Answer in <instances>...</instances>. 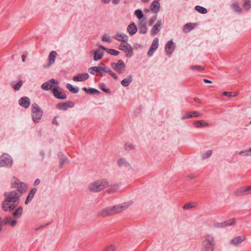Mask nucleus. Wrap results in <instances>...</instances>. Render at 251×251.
Listing matches in <instances>:
<instances>
[{
  "label": "nucleus",
  "mask_w": 251,
  "mask_h": 251,
  "mask_svg": "<svg viewBox=\"0 0 251 251\" xmlns=\"http://www.w3.org/2000/svg\"><path fill=\"white\" fill-rule=\"evenodd\" d=\"M233 194L236 196H244L248 195L246 187L237 188L234 191Z\"/></svg>",
  "instance_id": "dca6fc26"
},
{
  "label": "nucleus",
  "mask_w": 251,
  "mask_h": 251,
  "mask_svg": "<svg viewBox=\"0 0 251 251\" xmlns=\"http://www.w3.org/2000/svg\"><path fill=\"white\" fill-rule=\"evenodd\" d=\"M23 82L22 81L20 80L19 81L17 84L13 86V88L16 90L17 91L20 89V87L22 85Z\"/></svg>",
  "instance_id": "5fc2aeb1"
},
{
  "label": "nucleus",
  "mask_w": 251,
  "mask_h": 251,
  "mask_svg": "<svg viewBox=\"0 0 251 251\" xmlns=\"http://www.w3.org/2000/svg\"><path fill=\"white\" fill-rule=\"evenodd\" d=\"M101 40L103 42H107L108 43L111 42V40L110 39V37L106 34H105L103 36Z\"/></svg>",
  "instance_id": "864d4df0"
},
{
  "label": "nucleus",
  "mask_w": 251,
  "mask_h": 251,
  "mask_svg": "<svg viewBox=\"0 0 251 251\" xmlns=\"http://www.w3.org/2000/svg\"><path fill=\"white\" fill-rule=\"evenodd\" d=\"M19 104L21 106L27 108L30 104V99L27 97H23L19 100Z\"/></svg>",
  "instance_id": "6ab92c4d"
},
{
  "label": "nucleus",
  "mask_w": 251,
  "mask_h": 251,
  "mask_svg": "<svg viewBox=\"0 0 251 251\" xmlns=\"http://www.w3.org/2000/svg\"><path fill=\"white\" fill-rule=\"evenodd\" d=\"M246 188L248 195L251 194V185L247 186Z\"/></svg>",
  "instance_id": "680f3d73"
},
{
  "label": "nucleus",
  "mask_w": 251,
  "mask_h": 251,
  "mask_svg": "<svg viewBox=\"0 0 251 251\" xmlns=\"http://www.w3.org/2000/svg\"><path fill=\"white\" fill-rule=\"evenodd\" d=\"M11 219L12 218L10 217H6L3 219V221H2V225H10Z\"/></svg>",
  "instance_id": "a18cd8bd"
},
{
  "label": "nucleus",
  "mask_w": 251,
  "mask_h": 251,
  "mask_svg": "<svg viewBox=\"0 0 251 251\" xmlns=\"http://www.w3.org/2000/svg\"><path fill=\"white\" fill-rule=\"evenodd\" d=\"M104 69H105V65L102 63H100L98 66L91 67L89 69V72L91 74L94 75V73L93 71H95L98 74L99 69H100L101 70H104Z\"/></svg>",
  "instance_id": "bb28decb"
},
{
  "label": "nucleus",
  "mask_w": 251,
  "mask_h": 251,
  "mask_svg": "<svg viewBox=\"0 0 251 251\" xmlns=\"http://www.w3.org/2000/svg\"><path fill=\"white\" fill-rule=\"evenodd\" d=\"M135 15L138 18L139 20L144 19L143 18V14L141 10L138 9L135 11Z\"/></svg>",
  "instance_id": "c03bdc74"
},
{
  "label": "nucleus",
  "mask_w": 251,
  "mask_h": 251,
  "mask_svg": "<svg viewBox=\"0 0 251 251\" xmlns=\"http://www.w3.org/2000/svg\"><path fill=\"white\" fill-rule=\"evenodd\" d=\"M44 154L43 152H41L40 153V155H39V160H42L43 159V157H44Z\"/></svg>",
  "instance_id": "e2e57ef3"
},
{
  "label": "nucleus",
  "mask_w": 251,
  "mask_h": 251,
  "mask_svg": "<svg viewBox=\"0 0 251 251\" xmlns=\"http://www.w3.org/2000/svg\"><path fill=\"white\" fill-rule=\"evenodd\" d=\"M21 196V195H19L16 191L7 192L4 194L5 199L7 200V201H10L13 203L17 201Z\"/></svg>",
  "instance_id": "0eeeda50"
},
{
  "label": "nucleus",
  "mask_w": 251,
  "mask_h": 251,
  "mask_svg": "<svg viewBox=\"0 0 251 251\" xmlns=\"http://www.w3.org/2000/svg\"><path fill=\"white\" fill-rule=\"evenodd\" d=\"M193 117L192 114L191 113V112H188L184 114H183L182 117H181V119L182 120H184L186 119L190 118Z\"/></svg>",
  "instance_id": "49530a36"
},
{
  "label": "nucleus",
  "mask_w": 251,
  "mask_h": 251,
  "mask_svg": "<svg viewBox=\"0 0 251 251\" xmlns=\"http://www.w3.org/2000/svg\"><path fill=\"white\" fill-rule=\"evenodd\" d=\"M111 66L119 73L122 74L125 71L126 65L122 60H118L117 63H112Z\"/></svg>",
  "instance_id": "9b49d317"
},
{
  "label": "nucleus",
  "mask_w": 251,
  "mask_h": 251,
  "mask_svg": "<svg viewBox=\"0 0 251 251\" xmlns=\"http://www.w3.org/2000/svg\"><path fill=\"white\" fill-rule=\"evenodd\" d=\"M213 151L211 150H208L204 151L201 154V159L205 160L209 158L212 154Z\"/></svg>",
  "instance_id": "2f4dec72"
},
{
  "label": "nucleus",
  "mask_w": 251,
  "mask_h": 251,
  "mask_svg": "<svg viewBox=\"0 0 251 251\" xmlns=\"http://www.w3.org/2000/svg\"><path fill=\"white\" fill-rule=\"evenodd\" d=\"M11 202L10 201H7V200L5 199L4 201L2 203V208L5 211H11L13 210L15 207V205L13 203L10 204Z\"/></svg>",
  "instance_id": "4468645a"
},
{
  "label": "nucleus",
  "mask_w": 251,
  "mask_h": 251,
  "mask_svg": "<svg viewBox=\"0 0 251 251\" xmlns=\"http://www.w3.org/2000/svg\"><path fill=\"white\" fill-rule=\"evenodd\" d=\"M105 69H104V70H101L100 69H99V72L98 74H97V75L104 76V72H106L107 71H108V67L105 65Z\"/></svg>",
  "instance_id": "3c124183"
},
{
  "label": "nucleus",
  "mask_w": 251,
  "mask_h": 251,
  "mask_svg": "<svg viewBox=\"0 0 251 251\" xmlns=\"http://www.w3.org/2000/svg\"><path fill=\"white\" fill-rule=\"evenodd\" d=\"M117 163L119 167L122 169H126L127 171H133L131 164L124 158H119L117 161Z\"/></svg>",
  "instance_id": "1a4fd4ad"
},
{
  "label": "nucleus",
  "mask_w": 251,
  "mask_h": 251,
  "mask_svg": "<svg viewBox=\"0 0 251 251\" xmlns=\"http://www.w3.org/2000/svg\"><path fill=\"white\" fill-rule=\"evenodd\" d=\"M53 96L57 99H65L66 98V96L64 93L59 92L57 88H53L52 90Z\"/></svg>",
  "instance_id": "b1692460"
},
{
  "label": "nucleus",
  "mask_w": 251,
  "mask_h": 251,
  "mask_svg": "<svg viewBox=\"0 0 251 251\" xmlns=\"http://www.w3.org/2000/svg\"><path fill=\"white\" fill-rule=\"evenodd\" d=\"M52 124L55 125H58V123L57 121V117H55L52 121Z\"/></svg>",
  "instance_id": "0e129e2a"
},
{
  "label": "nucleus",
  "mask_w": 251,
  "mask_h": 251,
  "mask_svg": "<svg viewBox=\"0 0 251 251\" xmlns=\"http://www.w3.org/2000/svg\"><path fill=\"white\" fill-rule=\"evenodd\" d=\"M202 245L213 249L215 248L216 245L215 237L212 233H208L204 236Z\"/></svg>",
  "instance_id": "39448f33"
},
{
  "label": "nucleus",
  "mask_w": 251,
  "mask_h": 251,
  "mask_svg": "<svg viewBox=\"0 0 251 251\" xmlns=\"http://www.w3.org/2000/svg\"><path fill=\"white\" fill-rule=\"evenodd\" d=\"M106 73H108L114 79H115L116 80L118 79V77L117 76L116 74L114 72H113V71H112L110 70H109L108 67V71H107Z\"/></svg>",
  "instance_id": "8fccbe9b"
},
{
  "label": "nucleus",
  "mask_w": 251,
  "mask_h": 251,
  "mask_svg": "<svg viewBox=\"0 0 251 251\" xmlns=\"http://www.w3.org/2000/svg\"><path fill=\"white\" fill-rule=\"evenodd\" d=\"M58 82L54 79H51L49 81L44 83L41 85V88L46 91L53 89V88H57Z\"/></svg>",
  "instance_id": "9d476101"
},
{
  "label": "nucleus",
  "mask_w": 251,
  "mask_h": 251,
  "mask_svg": "<svg viewBox=\"0 0 251 251\" xmlns=\"http://www.w3.org/2000/svg\"><path fill=\"white\" fill-rule=\"evenodd\" d=\"M195 26V25L192 24L191 23L187 24L183 27V31L186 33L188 32L193 29Z\"/></svg>",
  "instance_id": "f704fd0d"
},
{
  "label": "nucleus",
  "mask_w": 251,
  "mask_h": 251,
  "mask_svg": "<svg viewBox=\"0 0 251 251\" xmlns=\"http://www.w3.org/2000/svg\"><path fill=\"white\" fill-rule=\"evenodd\" d=\"M194 207V205L191 203H186L183 207V208L184 209H187L192 208Z\"/></svg>",
  "instance_id": "6e6d98bb"
},
{
  "label": "nucleus",
  "mask_w": 251,
  "mask_h": 251,
  "mask_svg": "<svg viewBox=\"0 0 251 251\" xmlns=\"http://www.w3.org/2000/svg\"><path fill=\"white\" fill-rule=\"evenodd\" d=\"M36 192V189L35 188L32 189L30 191L29 194H28V195L25 201V204H27L32 200Z\"/></svg>",
  "instance_id": "c756f323"
},
{
  "label": "nucleus",
  "mask_w": 251,
  "mask_h": 251,
  "mask_svg": "<svg viewBox=\"0 0 251 251\" xmlns=\"http://www.w3.org/2000/svg\"><path fill=\"white\" fill-rule=\"evenodd\" d=\"M94 60L95 61H98L100 59H101L103 55V51H101L100 50H96L94 51Z\"/></svg>",
  "instance_id": "cd10ccee"
},
{
  "label": "nucleus",
  "mask_w": 251,
  "mask_h": 251,
  "mask_svg": "<svg viewBox=\"0 0 251 251\" xmlns=\"http://www.w3.org/2000/svg\"><path fill=\"white\" fill-rule=\"evenodd\" d=\"M67 88L72 93L76 94L78 92V89L73 87L71 84L68 83L66 86Z\"/></svg>",
  "instance_id": "4c0bfd02"
},
{
  "label": "nucleus",
  "mask_w": 251,
  "mask_h": 251,
  "mask_svg": "<svg viewBox=\"0 0 251 251\" xmlns=\"http://www.w3.org/2000/svg\"><path fill=\"white\" fill-rule=\"evenodd\" d=\"M113 38L121 43H126L128 41V36L124 33H117L113 36Z\"/></svg>",
  "instance_id": "f3484780"
},
{
  "label": "nucleus",
  "mask_w": 251,
  "mask_h": 251,
  "mask_svg": "<svg viewBox=\"0 0 251 251\" xmlns=\"http://www.w3.org/2000/svg\"><path fill=\"white\" fill-rule=\"evenodd\" d=\"M119 49L125 52L127 58H130L133 55V49L132 47L127 42L121 43L119 45Z\"/></svg>",
  "instance_id": "6e6552de"
},
{
  "label": "nucleus",
  "mask_w": 251,
  "mask_h": 251,
  "mask_svg": "<svg viewBox=\"0 0 251 251\" xmlns=\"http://www.w3.org/2000/svg\"><path fill=\"white\" fill-rule=\"evenodd\" d=\"M107 52L112 55H118L119 54V51L113 49H108L107 50Z\"/></svg>",
  "instance_id": "09e8293b"
},
{
  "label": "nucleus",
  "mask_w": 251,
  "mask_h": 251,
  "mask_svg": "<svg viewBox=\"0 0 251 251\" xmlns=\"http://www.w3.org/2000/svg\"><path fill=\"white\" fill-rule=\"evenodd\" d=\"M109 186V182L105 179H100L90 183L88 189L91 192H99Z\"/></svg>",
  "instance_id": "f03ea898"
},
{
  "label": "nucleus",
  "mask_w": 251,
  "mask_h": 251,
  "mask_svg": "<svg viewBox=\"0 0 251 251\" xmlns=\"http://www.w3.org/2000/svg\"><path fill=\"white\" fill-rule=\"evenodd\" d=\"M235 222V219H230L227 221H226L223 223L219 224V225L221 226L225 227V226H232L234 224Z\"/></svg>",
  "instance_id": "c9c22d12"
},
{
  "label": "nucleus",
  "mask_w": 251,
  "mask_h": 251,
  "mask_svg": "<svg viewBox=\"0 0 251 251\" xmlns=\"http://www.w3.org/2000/svg\"><path fill=\"white\" fill-rule=\"evenodd\" d=\"M57 54V52L55 51H52L50 52L48 58L49 63L47 67H49L55 62Z\"/></svg>",
  "instance_id": "412c9836"
},
{
  "label": "nucleus",
  "mask_w": 251,
  "mask_h": 251,
  "mask_svg": "<svg viewBox=\"0 0 251 251\" xmlns=\"http://www.w3.org/2000/svg\"><path fill=\"white\" fill-rule=\"evenodd\" d=\"M127 31L131 36L133 35L137 32V28L134 23H131L128 25Z\"/></svg>",
  "instance_id": "5701e85b"
},
{
  "label": "nucleus",
  "mask_w": 251,
  "mask_h": 251,
  "mask_svg": "<svg viewBox=\"0 0 251 251\" xmlns=\"http://www.w3.org/2000/svg\"><path fill=\"white\" fill-rule=\"evenodd\" d=\"M238 154L241 156H250L249 149H247L244 151H240Z\"/></svg>",
  "instance_id": "37998d69"
},
{
  "label": "nucleus",
  "mask_w": 251,
  "mask_h": 251,
  "mask_svg": "<svg viewBox=\"0 0 251 251\" xmlns=\"http://www.w3.org/2000/svg\"><path fill=\"white\" fill-rule=\"evenodd\" d=\"M190 69L193 71H194V70L202 71V70H204L203 67L200 66H198V65L191 66L190 67Z\"/></svg>",
  "instance_id": "de8ad7c7"
},
{
  "label": "nucleus",
  "mask_w": 251,
  "mask_h": 251,
  "mask_svg": "<svg viewBox=\"0 0 251 251\" xmlns=\"http://www.w3.org/2000/svg\"><path fill=\"white\" fill-rule=\"evenodd\" d=\"M89 76V75L87 73L78 74L75 76L73 79L75 81H83L87 79Z\"/></svg>",
  "instance_id": "a211bd4d"
},
{
  "label": "nucleus",
  "mask_w": 251,
  "mask_h": 251,
  "mask_svg": "<svg viewBox=\"0 0 251 251\" xmlns=\"http://www.w3.org/2000/svg\"><path fill=\"white\" fill-rule=\"evenodd\" d=\"M175 45L172 41H169L165 46V50L167 54H171L174 50Z\"/></svg>",
  "instance_id": "393cba45"
},
{
  "label": "nucleus",
  "mask_w": 251,
  "mask_h": 251,
  "mask_svg": "<svg viewBox=\"0 0 251 251\" xmlns=\"http://www.w3.org/2000/svg\"><path fill=\"white\" fill-rule=\"evenodd\" d=\"M11 186L12 188L17 189V192L19 194V195H21V196L27 190V185L25 183L22 182L17 179H14L12 180Z\"/></svg>",
  "instance_id": "20e7f679"
},
{
  "label": "nucleus",
  "mask_w": 251,
  "mask_h": 251,
  "mask_svg": "<svg viewBox=\"0 0 251 251\" xmlns=\"http://www.w3.org/2000/svg\"><path fill=\"white\" fill-rule=\"evenodd\" d=\"M115 250V248L114 246H110L107 248L104 249L103 251H114Z\"/></svg>",
  "instance_id": "13d9d810"
},
{
  "label": "nucleus",
  "mask_w": 251,
  "mask_h": 251,
  "mask_svg": "<svg viewBox=\"0 0 251 251\" xmlns=\"http://www.w3.org/2000/svg\"><path fill=\"white\" fill-rule=\"evenodd\" d=\"M132 81V77L129 75L121 81V84L125 87L128 86Z\"/></svg>",
  "instance_id": "7c9ffc66"
},
{
  "label": "nucleus",
  "mask_w": 251,
  "mask_h": 251,
  "mask_svg": "<svg viewBox=\"0 0 251 251\" xmlns=\"http://www.w3.org/2000/svg\"><path fill=\"white\" fill-rule=\"evenodd\" d=\"M100 88H101V89L102 90H103V91H104V92H108V90H106V89H105V86L104 85H103V84H102V85H101V86Z\"/></svg>",
  "instance_id": "69168bd1"
},
{
  "label": "nucleus",
  "mask_w": 251,
  "mask_h": 251,
  "mask_svg": "<svg viewBox=\"0 0 251 251\" xmlns=\"http://www.w3.org/2000/svg\"><path fill=\"white\" fill-rule=\"evenodd\" d=\"M203 81L206 83H212V81L209 80H208V79H203Z\"/></svg>",
  "instance_id": "774afa93"
},
{
  "label": "nucleus",
  "mask_w": 251,
  "mask_h": 251,
  "mask_svg": "<svg viewBox=\"0 0 251 251\" xmlns=\"http://www.w3.org/2000/svg\"><path fill=\"white\" fill-rule=\"evenodd\" d=\"M193 125L196 128H201L209 126V124L204 120L197 121L194 123Z\"/></svg>",
  "instance_id": "a878e982"
},
{
  "label": "nucleus",
  "mask_w": 251,
  "mask_h": 251,
  "mask_svg": "<svg viewBox=\"0 0 251 251\" xmlns=\"http://www.w3.org/2000/svg\"><path fill=\"white\" fill-rule=\"evenodd\" d=\"M243 7L246 10H248L251 7V1L249 0H244Z\"/></svg>",
  "instance_id": "ea45409f"
},
{
  "label": "nucleus",
  "mask_w": 251,
  "mask_h": 251,
  "mask_svg": "<svg viewBox=\"0 0 251 251\" xmlns=\"http://www.w3.org/2000/svg\"><path fill=\"white\" fill-rule=\"evenodd\" d=\"M232 92H224L223 93V95L228 97H232Z\"/></svg>",
  "instance_id": "bf43d9fd"
},
{
  "label": "nucleus",
  "mask_w": 251,
  "mask_h": 251,
  "mask_svg": "<svg viewBox=\"0 0 251 251\" xmlns=\"http://www.w3.org/2000/svg\"><path fill=\"white\" fill-rule=\"evenodd\" d=\"M231 7L235 12L240 13L242 11L241 8L239 6L238 3L237 2H234L231 4Z\"/></svg>",
  "instance_id": "e433bc0d"
},
{
  "label": "nucleus",
  "mask_w": 251,
  "mask_h": 251,
  "mask_svg": "<svg viewBox=\"0 0 251 251\" xmlns=\"http://www.w3.org/2000/svg\"><path fill=\"white\" fill-rule=\"evenodd\" d=\"M82 89L88 94L99 93V92L98 90L94 88L87 89L85 87H84Z\"/></svg>",
  "instance_id": "a19ab883"
},
{
  "label": "nucleus",
  "mask_w": 251,
  "mask_h": 251,
  "mask_svg": "<svg viewBox=\"0 0 251 251\" xmlns=\"http://www.w3.org/2000/svg\"><path fill=\"white\" fill-rule=\"evenodd\" d=\"M162 23L163 22L161 21H158L156 22L151 30V34L155 35L159 31Z\"/></svg>",
  "instance_id": "aec40b11"
},
{
  "label": "nucleus",
  "mask_w": 251,
  "mask_h": 251,
  "mask_svg": "<svg viewBox=\"0 0 251 251\" xmlns=\"http://www.w3.org/2000/svg\"><path fill=\"white\" fill-rule=\"evenodd\" d=\"M119 187V186L118 184L112 185L108 189V192L109 193H115L118 190Z\"/></svg>",
  "instance_id": "58836bf2"
},
{
  "label": "nucleus",
  "mask_w": 251,
  "mask_h": 251,
  "mask_svg": "<svg viewBox=\"0 0 251 251\" xmlns=\"http://www.w3.org/2000/svg\"><path fill=\"white\" fill-rule=\"evenodd\" d=\"M131 202H125L113 206L108 207L100 211L98 215L101 217H106L120 213L126 210L130 205Z\"/></svg>",
  "instance_id": "f257e3e1"
},
{
  "label": "nucleus",
  "mask_w": 251,
  "mask_h": 251,
  "mask_svg": "<svg viewBox=\"0 0 251 251\" xmlns=\"http://www.w3.org/2000/svg\"><path fill=\"white\" fill-rule=\"evenodd\" d=\"M195 9L197 11H198L199 13H202V14H205L207 12V10L206 8L200 6H196L195 7Z\"/></svg>",
  "instance_id": "79ce46f5"
},
{
  "label": "nucleus",
  "mask_w": 251,
  "mask_h": 251,
  "mask_svg": "<svg viewBox=\"0 0 251 251\" xmlns=\"http://www.w3.org/2000/svg\"><path fill=\"white\" fill-rule=\"evenodd\" d=\"M214 249L202 245L200 251H214Z\"/></svg>",
  "instance_id": "603ef678"
},
{
  "label": "nucleus",
  "mask_w": 251,
  "mask_h": 251,
  "mask_svg": "<svg viewBox=\"0 0 251 251\" xmlns=\"http://www.w3.org/2000/svg\"><path fill=\"white\" fill-rule=\"evenodd\" d=\"M191 113L192 114L193 117H199V116H201V115H202V114L198 111L192 112H191Z\"/></svg>",
  "instance_id": "4d7b16f0"
},
{
  "label": "nucleus",
  "mask_w": 251,
  "mask_h": 251,
  "mask_svg": "<svg viewBox=\"0 0 251 251\" xmlns=\"http://www.w3.org/2000/svg\"><path fill=\"white\" fill-rule=\"evenodd\" d=\"M246 237L244 235L236 236L230 241V244L233 246H238L246 240Z\"/></svg>",
  "instance_id": "ddd939ff"
},
{
  "label": "nucleus",
  "mask_w": 251,
  "mask_h": 251,
  "mask_svg": "<svg viewBox=\"0 0 251 251\" xmlns=\"http://www.w3.org/2000/svg\"><path fill=\"white\" fill-rule=\"evenodd\" d=\"M12 165L13 160L9 154L4 153L0 156V167H10Z\"/></svg>",
  "instance_id": "423d86ee"
},
{
  "label": "nucleus",
  "mask_w": 251,
  "mask_h": 251,
  "mask_svg": "<svg viewBox=\"0 0 251 251\" xmlns=\"http://www.w3.org/2000/svg\"><path fill=\"white\" fill-rule=\"evenodd\" d=\"M23 209L22 206H19L16 210L14 212L13 215L15 218H19L23 214Z\"/></svg>",
  "instance_id": "72a5a7b5"
},
{
  "label": "nucleus",
  "mask_w": 251,
  "mask_h": 251,
  "mask_svg": "<svg viewBox=\"0 0 251 251\" xmlns=\"http://www.w3.org/2000/svg\"><path fill=\"white\" fill-rule=\"evenodd\" d=\"M139 32L142 34L146 33L147 31L146 19L139 20L138 23Z\"/></svg>",
  "instance_id": "f8f14e48"
},
{
  "label": "nucleus",
  "mask_w": 251,
  "mask_h": 251,
  "mask_svg": "<svg viewBox=\"0 0 251 251\" xmlns=\"http://www.w3.org/2000/svg\"><path fill=\"white\" fill-rule=\"evenodd\" d=\"M160 5L157 0H154L151 5V10L153 13H157L160 9Z\"/></svg>",
  "instance_id": "4be33fe9"
},
{
  "label": "nucleus",
  "mask_w": 251,
  "mask_h": 251,
  "mask_svg": "<svg viewBox=\"0 0 251 251\" xmlns=\"http://www.w3.org/2000/svg\"><path fill=\"white\" fill-rule=\"evenodd\" d=\"M158 39L157 38H155L152 42V43L150 48L148 52V55L149 56H152L154 51L157 49L158 47Z\"/></svg>",
  "instance_id": "2eb2a0df"
},
{
  "label": "nucleus",
  "mask_w": 251,
  "mask_h": 251,
  "mask_svg": "<svg viewBox=\"0 0 251 251\" xmlns=\"http://www.w3.org/2000/svg\"><path fill=\"white\" fill-rule=\"evenodd\" d=\"M69 162L68 159L66 156L63 154H61L59 158L60 168H62L63 167L68 164Z\"/></svg>",
  "instance_id": "c85d7f7f"
},
{
  "label": "nucleus",
  "mask_w": 251,
  "mask_h": 251,
  "mask_svg": "<svg viewBox=\"0 0 251 251\" xmlns=\"http://www.w3.org/2000/svg\"><path fill=\"white\" fill-rule=\"evenodd\" d=\"M17 221L16 220H11L10 225L11 226L14 227L17 225Z\"/></svg>",
  "instance_id": "052dcab7"
},
{
  "label": "nucleus",
  "mask_w": 251,
  "mask_h": 251,
  "mask_svg": "<svg viewBox=\"0 0 251 251\" xmlns=\"http://www.w3.org/2000/svg\"><path fill=\"white\" fill-rule=\"evenodd\" d=\"M156 18H152L150 20V24L151 25L155 22Z\"/></svg>",
  "instance_id": "338daca9"
},
{
  "label": "nucleus",
  "mask_w": 251,
  "mask_h": 251,
  "mask_svg": "<svg viewBox=\"0 0 251 251\" xmlns=\"http://www.w3.org/2000/svg\"><path fill=\"white\" fill-rule=\"evenodd\" d=\"M72 105L69 104L68 103H60L57 104L56 107L60 110H66L68 107H72Z\"/></svg>",
  "instance_id": "473e14b6"
},
{
  "label": "nucleus",
  "mask_w": 251,
  "mask_h": 251,
  "mask_svg": "<svg viewBox=\"0 0 251 251\" xmlns=\"http://www.w3.org/2000/svg\"><path fill=\"white\" fill-rule=\"evenodd\" d=\"M32 118L33 122L35 123L39 122L43 116V110L36 104L33 103L31 105Z\"/></svg>",
  "instance_id": "7ed1b4c3"
}]
</instances>
